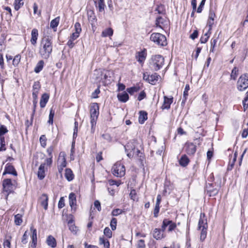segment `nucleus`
<instances>
[{
    "label": "nucleus",
    "instance_id": "obj_1",
    "mask_svg": "<svg viewBox=\"0 0 248 248\" xmlns=\"http://www.w3.org/2000/svg\"><path fill=\"white\" fill-rule=\"evenodd\" d=\"M52 41L51 37L46 36L44 37L40 42L39 53L41 57L44 59L49 58L52 52Z\"/></svg>",
    "mask_w": 248,
    "mask_h": 248
},
{
    "label": "nucleus",
    "instance_id": "obj_2",
    "mask_svg": "<svg viewBox=\"0 0 248 248\" xmlns=\"http://www.w3.org/2000/svg\"><path fill=\"white\" fill-rule=\"evenodd\" d=\"M198 228L199 230H201L200 240L203 241L206 237L208 228L207 218L204 213H201L200 214Z\"/></svg>",
    "mask_w": 248,
    "mask_h": 248
},
{
    "label": "nucleus",
    "instance_id": "obj_3",
    "mask_svg": "<svg viewBox=\"0 0 248 248\" xmlns=\"http://www.w3.org/2000/svg\"><path fill=\"white\" fill-rule=\"evenodd\" d=\"M150 67L154 71H158L161 68L164 64V59L160 55L153 56L150 60Z\"/></svg>",
    "mask_w": 248,
    "mask_h": 248
},
{
    "label": "nucleus",
    "instance_id": "obj_4",
    "mask_svg": "<svg viewBox=\"0 0 248 248\" xmlns=\"http://www.w3.org/2000/svg\"><path fill=\"white\" fill-rule=\"evenodd\" d=\"M99 106L97 103H93L90 106V118L92 131H93V126L96 124L99 115Z\"/></svg>",
    "mask_w": 248,
    "mask_h": 248
},
{
    "label": "nucleus",
    "instance_id": "obj_5",
    "mask_svg": "<svg viewBox=\"0 0 248 248\" xmlns=\"http://www.w3.org/2000/svg\"><path fill=\"white\" fill-rule=\"evenodd\" d=\"M150 40L159 46H163L167 45L166 36L160 33H153L150 36Z\"/></svg>",
    "mask_w": 248,
    "mask_h": 248
},
{
    "label": "nucleus",
    "instance_id": "obj_6",
    "mask_svg": "<svg viewBox=\"0 0 248 248\" xmlns=\"http://www.w3.org/2000/svg\"><path fill=\"white\" fill-rule=\"evenodd\" d=\"M112 173L117 177H122L125 173L124 166L120 162H117L112 167Z\"/></svg>",
    "mask_w": 248,
    "mask_h": 248
},
{
    "label": "nucleus",
    "instance_id": "obj_7",
    "mask_svg": "<svg viewBox=\"0 0 248 248\" xmlns=\"http://www.w3.org/2000/svg\"><path fill=\"white\" fill-rule=\"evenodd\" d=\"M248 88V74H244L241 75L237 82L238 90L242 92Z\"/></svg>",
    "mask_w": 248,
    "mask_h": 248
},
{
    "label": "nucleus",
    "instance_id": "obj_8",
    "mask_svg": "<svg viewBox=\"0 0 248 248\" xmlns=\"http://www.w3.org/2000/svg\"><path fill=\"white\" fill-rule=\"evenodd\" d=\"M167 226H169L168 232H171L176 228L177 226L176 223L172 222V221L170 220L169 219L165 218L163 220L162 225V232H164L165 231Z\"/></svg>",
    "mask_w": 248,
    "mask_h": 248
},
{
    "label": "nucleus",
    "instance_id": "obj_9",
    "mask_svg": "<svg viewBox=\"0 0 248 248\" xmlns=\"http://www.w3.org/2000/svg\"><path fill=\"white\" fill-rule=\"evenodd\" d=\"M185 152L188 155H193L197 150L196 146L192 142H186L185 145Z\"/></svg>",
    "mask_w": 248,
    "mask_h": 248
},
{
    "label": "nucleus",
    "instance_id": "obj_10",
    "mask_svg": "<svg viewBox=\"0 0 248 248\" xmlns=\"http://www.w3.org/2000/svg\"><path fill=\"white\" fill-rule=\"evenodd\" d=\"M2 186L3 190L8 194L11 193L13 190V185L10 179H4L2 182Z\"/></svg>",
    "mask_w": 248,
    "mask_h": 248
},
{
    "label": "nucleus",
    "instance_id": "obj_11",
    "mask_svg": "<svg viewBox=\"0 0 248 248\" xmlns=\"http://www.w3.org/2000/svg\"><path fill=\"white\" fill-rule=\"evenodd\" d=\"M69 202L73 212H76L77 210V199L75 193L71 192L69 195Z\"/></svg>",
    "mask_w": 248,
    "mask_h": 248
},
{
    "label": "nucleus",
    "instance_id": "obj_12",
    "mask_svg": "<svg viewBox=\"0 0 248 248\" xmlns=\"http://www.w3.org/2000/svg\"><path fill=\"white\" fill-rule=\"evenodd\" d=\"M206 190L210 197L215 196L217 195L218 192V189L217 187L214 188V184L208 183L206 184Z\"/></svg>",
    "mask_w": 248,
    "mask_h": 248
},
{
    "label": "nucleus",
    "instance_id": "obj_13",
    "mask_svg": "<svg viewBox=\"0 0 248 248\" xmlns=\"http://www.w3.org/2000/svg\"><path fill=\"white\" fill-rule=\"evenodd\" d=\"M11 174L14 176H17V172L14 166L8 163L6 165L3 175L6 174Z\"/></svg>",
    "mask_w": 248,
    "mask_h": 248
},
{
    "label": "nucleus",
    "instance_id": "obj_14",
    "mask_svg": "<svg viewBox=\"0 0 248 248\" xmlns=\"http://www.w3.org/2000/svg\"><path fill=\"white\" fill-rule=\"evenodd\" d=\"M173 102V98H168V97L164 96L163 103L161 107L162 109H169L170 108V105Z\"/></svg>",
    "mask_w": 248,
    "mask_h": 248
},
{
    "label": "nucleus",
    "instance_id": "obj_15",
    "mask_svg": "<svg viewBox=\"0 0 248 248\" xmlns=\"http://www.w3.org/2000/svg\"><path fill=\"white\" fill-rule=\"evenodd\" d=\"M164 232H162V228H155L153 231V237L156 240H160L165 237L163 233Z\"/></svg>",
    "mask_w": 248,
    "mask_h": 248
},
{
    "label": "nucleus",
    "instance_id": "obj_16",
    "mask_svg": "<svg viewBox=\"0 0 248 248\" xmlns=\"http://www.w3.org/2000/svg\"><path fill=\"white\" fill-rule=\"evenodd\" d=\"M30 230L32 232V235L31 236L32 239L31 247L35 248L37 245V231L32 226L31 227Z\"/></svg>",
    "mask_w": 248,
    "mask_h": 248
},
{
    "label": "nucleus",
    "instance_id": "obj_17",
    "mask_svg": "<svg viewBox=\"0 0 248 248\" xmlns=\"http://www.w3.org/2000/svg\"><path fill=\"white\" fill-rule=\"evenodd\" d=\"M31 36V43L32 45L35 46L38 37V31L36 29H33L32 30Z\"/></svg>",
    "mask_w": 248,
    "mask_h": 248
},
{
    "label": "nucleus",
    "instance_id": "obj_18",
    "mask_svg": "<svg viewBox=\"0 0 248 248\" xmlns=\"http://www.w3.org/2000/svg\"><path fill=\"white\" fill-rule=\"evenodd\" d=\"M48 197L46 194H43L42 195L40 198V202L41 205L44 207L45 210L47 209L48 206Z\"/></svg>",
    "mask_w": 248,
    "mask_h": 248
},
{
    "label": "nucleus",
    "instance_id": "obj_19",
    "mask_svg": "<svg viewBox=\"0 0 248 248\" xmlns=\"http://www.w3.org/2000/svg\"><path fill=\"white\" fill-rule=\"evenodd\" d=\"M136 58L138 60V61L142 63L143 62L146 58V50L144 49L142 51H140L137 53V55H136Z\"/></svg>",
    "mask_w": 248,
    "mask_h": 248
},
{
    "label": "nucleus",
    "instance_id": "obj_20",
    "mask_svg": "<svg viewBox=\"0 0 248 248\" xmlns=\"http://www.w3.org/2000/svg\"><path fill=\"white\" fill-rule=\"evenodd\" d=\"M159 75L156 73L154 74L149 75V76H147L148 78V82L152 85H155L158 80Z\"/></svg>",
    "mask_w": 248,
    "mask_h": 248
},
{
    "label": "nucleus",
    "instance_id": "obj_21",
    "mask_svg": "<svg viewBox=\"0 0 248 248\" xmlns=\"http://www.w3.org/2000/svg\"><path fill=\"white\" fill-rule=\"evenodd\" d=\"M215 16V13L212 11H210L209 12V19L208 20L207 22V25H208L209 28V31H210L212 29V27L213 25L214 24V17Z\"/></svg>",
    "mask_w": 248,
    "mask_h": 248
},
{
    "label": "nucleus",
    "instance_id": "obj_22",
    "mask_svg": "<svg viewBox=\"0 0 248 248\" xmlns=\"http://www.w3.org/2000/svg\"><path fill=\"white\" fill-rule=\"evenodd\" d=\"M45 163L41 164L38 169L37 175L40 180L43 179L45 177Z\"/></svg>",
    "mask_w": 248,
    "mask_h": 248
},
{
    "label": "nucleus",
    "instance_id": "obj_23",
    "mask_svg": "<svg viewBox=\"0 0 248 248\" xmlns=\"http://www.w3.org/2000/svg\"><path fill=\"white\" fill-rule=\"evenodd\" d=\"M49 96L47 93L42 94L40 101V105L41 108H44L48 101Z\"/></svg>",
    "mask_w": 248,
    "mask_h": 248
},
{
    "label": "nucleus",
    "instance_id": "obj_24",
    "mask_svg": "<svg viewBox=\"0 0 248 248\" xmlns=\"http://www.w3.org/2000/svg\"><path fill=\"white\" fill-rule=\"evenodd\" d=\"M46 242L48 246L53 248H55L57 246L56 239L51 235L48 236L46 240Z\"/></svg>",
    "mask_w": 248,
    "mask_h": 248
},
{
    "label": "nucleus",
    "instance_id": "obj_25",
    "mask_svg": "<svg viewBox=\"0 0 248 248\" xmlns=\"http://www.w3.org/2000/svg\"><path fill=\"white\" fill-rule=\"evenodd\" d=\"M118 100L122 102L125 103L129 99V96L127 93L124 92L117 94Z\"/></svg>",
    "mask_w": 248,
    "mask_h": 248
},
{
    "label": "nucleus",
    "instance_id": "obj_26",
    "mask_svg": "<svg viewBox=\"0 0 248 248\" xmlns=\"http://www.w3.org/2000/svg\"><path fill=\"white\" fill-rule=\"evenodd\" d=\"M189 162V159L186 155H183L179 160V164L181 166L186 167Z\"/></svg>",
    "mask_w": 248,
    "mask_h": 248
},
{
    "label": "nucleus",
    "instance_id": "obj_27",
    "mask_svg": "<svg viewBox=\"0 0 248 248\" xmlns=\"http://www.w3.org/2000/svg\"><path fill=\"white\" fill-rule=\"evenodd\" d=\"M72 219H70L68 222L69 230L73 233L76 234L78 231L77 227L75 225Z\"/></svg>",
    "mask_w": 248,
    "mask_h": 248
},
{
    "label": "nucleus",
    "instance_id": "obj_28",
    "mask_svg": "<svg viewBox=\"0 0 248 248\" xmlns=\"http://www.w3.org/2000/svg\"><path fill=\"white\" fill-rule=\"evenodd\" d=\"M147 119V113L145 111H140V116L139 117V123L141 124H142Z\"/></svg>",
    "mask_w": 248,
    "mask_h": 248
},
{
    "label": "nucleus",
    "instance_id": "obj_29",
    "mask_svg": "<svg viewBox=\"0 0 248 248\" xmlns=\"http://www.w3.org/2000/svg\"><path fill=\"white\" fill-rule=\"evenodd\" d=\"M65 176L68 181H71L74 179V174L71 169H65Z\"/></svg>",
    "mask_w": 248,
    "mask_h": 248
},
{
    "label": "nucleus",
    "instance_id": "obj_30",
    "mask_svg": "<svg viewBox=\"0 0 248 248\" xmlns=\"http://www.w3.org/2000/svg\"><path fill=\"white\" fill-rule=\"evenodd\" d=\"M44 65V62L43 60L39 61L34 68V72L36 73H39L43 69Z\"/></svg>",
    "mask_w": 248,
    "mask_h": 248
},
{
    "label": "nucleus",
    "instance_id": "obj_31",
    "mask_svg": "<svg viewBox=\"0 0 248 248\" xmlns=\"http://www.w3.org/2000/svg\"><path fill=\"white\" fill-rule=\"evenodd\" d=\"M165 21L166 20L165 19L162 18L161 16L157 17L155 20L156 26L162 29V25H165Z\"/></svg>",
    "mask_w": 248,
    "mask_h": 248
},
{
    "label": "nucleus",
    "instance_id": "obj_32",
    "mask_svg": "<svg viewBox=\"0 0 248 248\" xmlns=\"http://www.w3.org/2000/svg\"><path fill=\"white\" fill-rule=\"evenodd\" d=\"M113 30L110 28H108L102 31V36L105 37L107 36H111L113 35Z\"/></svg>",
    "mask_w": 248,
    "mask_h": 248
},
{
    "label": "nucleus",
    "instance_id": "obj_33",
    "mask_svg": "<svg viewBox=\"0 0 248 248\" xmlns=\"http://www.w3.org/2000/svg\"><path fill=\"white\" fill-rule=\"evenodd\" d=\"M60 21V17H57L50 22V26L52 29H55L57 27Z\"/></svg>",
    "mask_w": 248,
    "mask_h": 248
},
{
    "label": "nucleus",
    "instance_id": "obj_34",
    "mask_svg": "<svg viewBox=\"0 0 248 248\" xmlns=\"http://www.w3.org/2000/svg\"><path fill=\"white\" fill-rule=\"evenodd\" d=\"M22 216L18 214L15 216V223L16 225H20L22 222Z\"/></svg>",
    "mask_w": 248,
    "mask_h": 248
},
{
    "label": "nucleus",
    "instance_id": "obj_35",
    "mask_svg": "<svg viewBox=\"0 0 248 248\" xmlns=\"http://www.w3.org/2000/svg\"><path fill=\"white\" fill-rule=\"evenodd\" d=\"M105 6L104 0H98L97 8L99 12H102L104 11Z\"/></svg>",
    "mask_w": 248,
    "mask_h": 248
},
{
    "label": "nucleus",
    "instance_id": "obj_36",
    "mask_svg": "<svg viewBox=\"0 0 248 248\" xmlns=\"http://www.w3.org/2000/svg\"><path fill=\"white\" fill-rule=\"evenodd\" d=\"M135 146L133 142L130 141L128 142L126 145L124 146V148L126 152L132 151L135 149Z\"/></svg>",
    "mask_w": 248,
    "mask_h": 248
},
{
    "label": "nucleus",
    "instance_id": "obj_37",
    "mask_svg": "<svg viewBox=\"0 0 248 248\" xmlns=\"http://www.w3.org/2000/svg\"><path fill=\"white\" fill-rule=\"evenodd\" d=\"M190 90L189 84H186L185 90L183 93V102H185L186 100L187 96H188V92Z\"/></svg>",
    "mask_w": 248,
    "mask_h": 248
},
{
    "label": "nucleus",
    "instance_id": "obj_38",
    "mask_svg": "<svg viewBox=\"0 0 248 248\" xmlns=\"http://www.w3.org/2000/svg\"><path fill=\"white\" fill-rule=\"evenodd\" d=\"M23 0H15V9L16 11L18 10L20 7L23 5L24 2L22 1Z\"/></svg>",
    "mask_w": 248,
    "mask_h": 248
},
{
    "label": "nucleus",
    "instance_id": "obj_39",
    "mask_svg": "<svg viewBox=\"0 0 248 248\" xmlns=\"http://www.w3.org/2000/svg\"><path fill=\"white\" fill-rule=\"evenodd\" d=\"M210 33V31H208V32L205 33L203 36L201 37L200 39V42L201 43H205L207 41Z\"/></svg>",
    "mask_w": 248,
    "mask_h": 248
},
{
    "label": "nucleus",
    "instance_id": "obj_40",
    "mask_svg": "<svg viewBox=\"0 0 248 248\" xmlns=\"http://www.w3.org/2000/svg\"><path fill=\"white\" fill-rule=\"evenodd\" d=\"M55 114V111L53 110L52 108H51L50 110V112L49 114V119L48 121V123L50 124H52L53 123V118Z\"/></svg>",
    "mask_w": 248,
    "mask_h": 248
},
{
    "label": "nucleus",
    "instance_id": "obj_41",
    "mask_svg": "<svg viewBox=\"0 0 248 248\" xmlns=\"http://www.w3.org/2000/svg\"><path fill=\"white\" fill-rule=\"evenodd\" d=\"M88 17L89 18V20L92 22H93L96 19H95V16L94 15V14L92 10H90L87 13Z\"/></svg>",
    "mask_w": 248,
    "mask_h": 248
},
{
    "label": "nucleus",
    "instance_id": "obj_42",
    "mask_svg": "<svg viewBox=\"0 0 248 248\" xmlns=\"http://www.w3.org/2000/svg\"><path fill=\"white\" fill-rule=\"evenodd\" d=\"M140 88L138 87H132L127 88L126 91L130 94H133L134 93L139 91Z\"/></svg>",
    "mask_w": 248,
    "mask_h": 248
},
{
    "label": "nucleus",
    "instance_id": "obj_43",
    "mask_svg": "<svg viewBox=\"0 0 248 248\" xmlns=\"http://www.w3.org/2000/svg\"><path fill=\"white\" fill-rule=\"evenodd\" d=\"M155 11H157L159 14H164L165 13V10L164 6L160 4V5H158L157 7L155 9Z\"/></svg>",
    "mask_w": 248,
    "mask_h": 248
},
{
    "label": "nucleus",
    "instance_id": "obj_44",
    "mask_svg": "<svg viewBox=\"0 0 248 248\" xmlns=\"http://www.w3.org/2000/svg\"><path fill=\"white\" fill-rule=\"evenodd\" d=\"M40 142L41 146L45 148L46 145V138L45 135H42L40 137Z\"/></svg>",
    "mask_w": 248,
    "mask_h": 248
},
{
    "label": "nucleus",
    "instance_id": "obj_45",
    "mask_svg": "<svg viewBox=\"0 0 248 248\" xmlns=\"http://www.w3.org/2000/svg\"><path fill=\"white\" fill-rule=\"evenodd\" d=\"M117 219L115 218H112L110 221V226L111 229L113 231L116 230V226H117Z\"/></svg>",
    "mask_w": 248,
    "mask_h": 248
},
{
    "label": "nucleus",
    "instance_id": "obj_46",
    "mask_svg": "<svg viewBox=\"0 0 248 248\" xmlns=\"http://www.w3.org/2000/svg\"><path fill=\"white\" fill-rule=\"evenodd\" d=\"M21 56L19 54L16 55L13 60V64L15 66H17L20 62Z\"/></svg>",
    "mask_w": 248,
    "mask_h": 248
},
{
    "label": "nucleus",
    "instance_id": "obj_47",
    "mask_svg": "<svg viewBox=\"0 0 248 248\" xmlns=\"http://www.w3.org/2000/svg\"><path fill=\"white\" fill-rule=\"evenodd\" d=\"M74 28L75 30V33L79 35L81 31V27L80 24L78 22H76L75 24Z\"/></svg>",
    "mask_w": 248,
    "mask_h": 248
},
{
    "label": "nucleus",
    "instance_id": "obj_48",
    "mask_svg": "<svg viewBox=\"0 0 248 248\" xmlns=\"http://www.w3.org/2000/svg\"><path fill=\"white\" fill-rule=\"evenodd\" d=\"M129 196L130 197L131 199L133 201H136L138 199L137 193L135 189H132L131 190Z\"/></svg>",
    "mask_w": 248,
    "mask_h": 248
},
{
    "label": "nucleus",
    "instance_id": "obj_49",
    "mask_svg": "<svg viewBox=\"0 0 248 248\" xmlns=\"http://www.w3.org/2000/svg\"><path fill=\"white\" fill-rule=\"evenodd\" d=\"M123 212V211L119 208L113 209L111 212V215L112 216H117Z\"/></svg>",
    "mask_w": 248,
    "mask_h": 248
},
{
    "label": "nucleus",
    "instance_id": "obj_50",
    "mask_svg": "<svg viewBox=\"0 0 248 248\" xmlns=\"http://www.w3.org/2000/svg\"><path fill=\"white\" fill-rule=\"evenodd\" d=\"M104 234L108 238H111L112 236L111 231L108 227H106L104 230Z\"/></svg>",
    "mask_w": 248,
    "mask_h": 248
},
{
    "label": "nucleus",
    "instance_id": "obj_51",
    "mask_svg": "<svg viewBox=\"0 0 248 248\" xmlns=\"http://www.w3.org/2000/svg\"><path fill=\"white\" fill-rule=\"evenodd\" d=\"M66 166V162L65 158L62 159V161L60 165L58 167L59 171L62 172L63 168Z\"/></svg>",
    "mask_w": 248,
    "mask_h": 248
},
{
    "label": "nucleus",
    "instance_id": "obj_52",
    "mask_svg": "<svg viewBox=\"0 0 248 248\" xmlns=\"http://www.w3.org/2000/svg\"><path fill=\"white\" fill-rule=\"evenodd\" d=\"M238 70L236 67H234L232 71V73L231 74V78L234 80H235L237 76V72Z\"/></svg>",
    "mask_w": 248,
    "mask_h": 248
},
{
    "label": "nucleus",
    "instance_id": "obj_53",
    "mask_svg": "<svg viewBox=\"0 0 248 248\" xmlns=\"http://www.w3.org/2000/svg\"><path fill=\"white\" fill-rule=\"evenodd\" d=\"M8 130H7L6 126L3 125H1L0 127V136L3 137V135L8 132Z\"/></svg>",
    "mask_w": 248,
    "mask_h": 248
},
{
    "label": "nucleus",
    "instance_id": "obj_54",
    "mask_svg": "<svg viewBox=\"0 0 248 248\" xmlns=\"http://www.w3.org/2000/svg\"><path fill=\"white\" fill-rule=\"evenodd\" d=\"M217 42V39L212 38L211 40V49L210 52H214V48Z\"/></svg>",
    "mask_w": 248,
    "mask_h": 248
},
{
    "label": "nucleus",
    "instance_id": "obj_55",
    "mask_svg": "<svg viewBox=\"0 0 248 248\" xmlns=\"http://www.w3.org/2000/svg\"><path fill=\"white\" fill-rule=\"evenodd\" d=\"M9 239L4 240L3 242V247L4 248H11V242L10 239H11V236H9Z\"/></svg>",
    "mask_w": 248,
    "mask_h": 248
},
{
    "label": "nucleus",
    "instance_id": "obj_56",
    "mask_svg": "<svg viewBox=\"0 0 248 248\" xmlns=\"http://www.w3.org/2000/svg\"><path fill=\"white\" fill-rule=\"evenodd\" d=\"M205 0H202V1L200 3V5L199 6V7L197 10V13H200L202 12V8L203 7V6L205 4Z\"/></svg>",
    "mask_w": 248,
    "mask_h": 248
},
{
    "label": "nucleus",
    "instance_id": "obj_57",
    "mask_svg": "<svg viewBox=\"0 0 248 248\" xmlns=\"http://www.w3.org/2000/svg\"><path fill=\"white\" fill-rule=\"evenodd\" d=\"M65 205L64 199L63 197H61L58 202V208L61 209L63 208Z\"/></svg>",
    "mask_w": 248,
    "mask_h": 248
},
{
    "label": "nucleus",
    "instance_id": "obj_58",
    "mask_svg": "<svg viewBox=\"0 0 248 248\" xmlns=\"http://www.w3.org/2000/svg\"><path fill=\"white\" fill-rule=\"evenodd\" d=\"M137 248H145V244L144 243V241L143 240L140 239L138 241Z\"/></svg>",
    "mask_w": 248,
    "mask_h": 248
},
{
    "label": "nucleus",
    "instance_id": "obj_59",
    "mask_svg": "<svg viewBox=\"0 0 248 248\" xmlns=\"http://www.w3.org/2000/svg\"><path fill=\"white\" fill-rule=\"evenodd\" d=\"M146 94L145 92L144 91H142L139 94L138 97V100L140 101L142 100V99H143L144 98H145L146 97Z\"/></svg>",
    "mask_w": 248,
    "mask_h": 248
},
{
    "label": "nucleus",
    "instance_id": "obj_60",
    "mask_svg": "<svg viewBox=\"0 0 248 248\" xmlns=\"http://www.w3.org/2000/svg\"><path fill=\"white\" fill-rule=\"evenodd\" d=\"M27 232L26 231L22 236L21 242L23 244H26L27 243L28 235L27 234Z\"/></svg>",
    "mask_w": 248,
    "mask_h": 248
},
{
    "label": "nucleus",
    "instance_id": "obj_61",
    "mask_svg": "<svg viewBox=\"0 0 248 248\" xmlns=\"http://www.w3.org/2000/svg\"><path fill=\"white\" fill-rule=\"evenodd\" d=\"M32 88H33V90H39H39L41 88V86H40L39 82H38V81L35 82L33 85Z\"/></svg>",
    "mask_w": 248,
    "mask_h": 248
},
{
    "label": "nucleus",
    "instance_id": "obj_62",
    "mask_svg": "<svg viewBox=\"0 0 248 248\" xmlns=\"http://www.w3.org/2000/svg\"><path fill=\"white\" fill-rule=\"evenodd\" d=\"M94 206L95 208H97L98 211H100L101 210V204L99 201L98 200H96L94 202Z\"/></svg>",
    "mask_w": 248,
    "mask_h": 248
},
{
    "label": "nucleus",
    "instance_id": "obj_63",
    "mask_svg": "<svg viewBox=\"0 0 248 248\" xmlns=\"http://www.w3.org/2000/svg\"><path fill=\"white\" fill-rule=\"evenodd\" d=\"M53 150L54 148L53 146H50L47 149L46 152L48 154V157L51 156V157H53L52 152L53 151Z\"/></svg>",
    "mask_w": 248,
    "mask_h": 248
},
{
    "label": "nucleus",
    "instance_id": "obj_64",
    "mask_svg": "<svg viewBox=\"0 0 248 248\" xmlns=\"http://www.w3.org/2000/svg\"><path fill=\"white\" fill-rule=\"evenodd\" d=\"M100 93V90L99 88L96 89L93 93L92 94V98H96L98 97V94H99Z\"/></svg>",
    "mask_w": 248,
    "mask_h": 248
}]
</instances>
